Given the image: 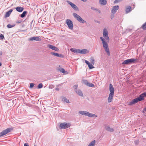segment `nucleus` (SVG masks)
Here are the masks:
<instances>
[{"mask_svg":"<svg viewBox=\"0 0 146 146\" xmlns=\"http://www.w3.org/2000/svg\"><path fill=\"white\" fill-rule=\"evenodd\" d=\"M15 9L17 11L19 12H22L24 9V8L21 7H17Z\"/></svg>","mask_w":146,"mask_h":146,"instance_id":"obj_17","label":"nucleus"},{"mask_svg":"<svg viewBox=\"0 0 146 146\" xmlns=\"http://www.w3.org/2000/svg\"><path fill=\"white\" fill-rule=\"evenodd\" d=\"M85 62L88 65H89L90 64V63L89 62H88V61L87 60H85Z\"/></svg>","mask_w":146,"mask_h":146,"instance_id":"obj_39","label":"nucleus"},{"mask_svg":"<svg viewBox=\"0 0 146 146\" xmlns=\"http://www.w3.org/2000/svg\"><path fill=\"white\" fill-rule=\"evenodd\" d=\"M137 60L135 58H131L126 60L123 61L122 64H133Z\"/></svg>","mask_w":146,"mask_h":146,"instance_id":"obj_6","label":"nucleus"},{"mask_svg":"<svg viewBox=\"0 0 146 146\" xmlns=\"http://www.w3.org/2000/svg\"><path fill=\"white\" fill-rule=\"evenodd\" d=\"M66 23L68 27L71 30L73 29V25L72 21L70 19H67Z\"/></svg>","mask_w":146,"mask_h":146,"instance_id":"obj_9","label":"nucleus"},{"mask_svg":"<svg viewBox=\"0 0 146 146\" xmlns=\"http://www.w3.org/2000/svg\"><path fill=\"white\" fill-rule=\"evenodd\" d=\"M79 113L82 115L87 116L90 117H96L97 116L94 114L90 113L89 112L85 111H80L78 112Z\"/></svg>","mask_w":146,"mask_h":146,"instance_id":"obj_4","label":"nucleus"},{"mask_svg":"<svg viewBox=\"0 0 146 146\" xmlns=\"http://www.w3.org/2000/svg\"><path fill=\"white\" fill-rule=\"evenodd\" d=\"M105 129L108 131L111 132H113L114 131V129L111 127H110L108 126H106L105 127Z\"/></svg>","mask_w":146,"mask_h":146,"instance_id":"obj_15","label":"nucleus"},{"mask_svg":"<svg viewBox=\"0 0 146 146\" xmlns=\"http://www.w3.org/2000/svg\"><path fill=\"white\" fill-rule=\"evenodd\" d=\"M4 38V35L3 34H1L0 35V38L1 39H3Z\"/></svg>","mask_w":146,"mask_h":146,"instance_id":"obj_38","label":"nucleus"},{"mask_svg":"<svg viewBox=\"0 0 146 146\" xmlns=\"http://www.w3.org/2000/svg\"><path fill=\"white\" fill-rule=\"evenodd\" d=\"M109 87V90L110 92L109 94L108 101L109 103H110L112 101L114 95V88L111 84H110Z\"/></svg>","mask_w":146,"mask_h":146,"instance_id":"obj_2","label":"nucleus"},{"mask_svg":"<svg viewBox=\"0 0 146 146\" xmlns=\"http://www.w3.org/2000/svg\"><path fill=\"white\" fill-rule=\"evenodd\" d=\"M94 60L92 57H91L90 59V61L91 62V63L93 64H94Z\"/></svg>","mask_w":146,"mask_h":146,"instance_id":"obj_33","label":"nucleus"},{"mask_svg":"<svg viewBox=\"0 0 146 146\" xmlns=\"http://www.w3.org/2000/svg\"><path fill=\"white\" fill-rule=\"evenodd\" d=\"M50 53L52 55L58 57H60L61 58H63L64 57V56L62 54H59L57 53L51 52Z\"/></svg>","mask_w":146,"mask_h":146,"instance_id":"obj_14","label":"nucleus"},{"mask_svg":"<svg viewBox=\"0 0 146 146\" xmlns=\"http://www.w3.org/2000/svg\"><path fill=\"white\" fill-rule=\"evenodd\" d=\"M95 11H98L100 13L101 12V11L100 10L96 8V10H95Z\"/></svg>","mask_w":146,"mask_h":146,"instance_id":"obj_41","label":"nucleus"},{"mask_svg":"<svg viewBox=\"0 0 146 146\" xmlns=\"http://www.w3.org/2000/svg\"><path fill=\"white\" fill-rule=\"evenodd\" d=\"M56 90H59V89L58 88H56Z\"/></svg>","mask_w":146,"mask_h":146,"instance_id":"obj_47","label":"nucleus"},{"mask_svg":"<svg viewBox=\"0 0 146 146\" xmlns=\"http://www.w3.org/2000/svg\"><path fill=\"white\" fill-rule=\"evenodd\" d=\"M73 15L74 18L79 22L82 23H86V21L83 19L79 15L76 13H73Z\"/></svg>","mask_w":146,"mask_h":146,"instance_id":"obj_5","label":"nucleus"},{"mask_svg":"<svg viewBox=\"0 0 146 146\" xmlns=\"http://www.w3.org/2000/svg\"><path fill=\"white\" fill-rule=\"evenodd\" d=\"M131 7L130 6H128L125 9L126 13H128L131 11Z\"/></svg>","mask_w":146,"mask_h":146,"instance_id":"obj_22","label":"nucleus"},{"mask_svg":"<svg viewBox=\"0 0 146 146\" xmlns=\"http://www.w3.org/2000/svg\"><path fill=\"white\" fill-rule=\"evenodd\" d=\"M143 94L144 97H146V92H144L143 93Z\"/></svg>","mask_w":146,"mask_h":146,"instance_id":"obj_44","label":"nucleus"},{"mask_svg":"<svg viewBox=\"0 0 146 146\" xmlns=\"http://www.w3.org/2000/svg\"><path fill=\"white\" fill-rule=\"evenodd\" d=\"M114 16V14L112 13L111 14V19H112Z\"/></svg>","mask_w":146,"mask_h":146,"instance_id":"obj_40","label":"nucleus"},{"mask_svg":"<svg viewBox=\"0 0 146 146\" xmlns=\"http://www.w3.org/2000/svg\"><path fill=\"white\" fill-rule=\"evenodd\" d=\"M13 11V9H11L9 11L7 12L5 15V17L6 18L9 17Z\"/></svg>","mask_w":146,"mask_h":146,"instance_id":"obj_16","label":"nucleus"},{"mask_svg":"<svg viewBox=\"0 0 146 146\" xmlns=\"http://www.w3.org/2000/svg\"><path fill=\"white\" fill-rule=\"evenodd\" d=\"M91 9L93 10H96V8L94 7H91Z\"/></svg>","mask_w":146,"mask_h":146,"instance_id":"obj_45","label":"nucleus"},{"mask_svg":"<svg viewBox=\"0 0 146 146\" xmlns=\"http://www.w3.org/2000/svg\"><path fill=\"white\" fill-rule=\"evenodd\" d=\"M94 85L90 83H89L88 85V86L90 87H94Z\"/></svg>","mask_w":146,"mask_h":146,"instance_id":"obj_32","label":"nucleus"},{"mask_svg":"<svg viewBox=\"0 0 146 146\" xmlns=\"http://www.w3.org/2000/svg\"><path fill=\"white\" fill-rule=\"evenodd\" d=\"M78 87V85H75L73 86V88L75 90V91H76V90H76V89Z\"/></svg>","mask_w":146,"mask_h":146,"instance_id":"obj_35","label":"nucleus"},{"mask_svg":"<svg viewBox=\"0 0 146 146\" xmlns=\"http://www.w3.org/2000/svg\"><path fill=\"white\" fill-rule=\"evenodd\" d=\"M60 71L62 73H65V70L63 68H61L60 70Z\"/></svg>","mask_w":146,"mask_h":146,"instance_id":"obj_31","label":"nucleus"},{"mask_svg":"<svg viewBox=\"0 0 146 146\" xmlns=\"http://www.w3.org/2000/svg\"><path fill=\"white\" fill-rule=\"evenodd\" d=\"M108 33L107 30L106 28L104 29L103 31V35L105 39L102 37H100V38L102 41L103 47L105 51L107 52L108 56H110V53L107 43V42H109L110 41V38L108 36Z\"/></svg>","mask_w":146,"mask_h":146,"instance_id":"obj_1","label":"nucleus"},{"mask_svg":"<svg viewBox=\"0 0 146 146\" xmlns=\"http://www.w3.org/2000/svg\"><path fill=\"white\" fill-rule=\"evenodd\" d=\"M54 87V85H50L49 86V88L50 89H52Z\"/></svg>","mask_w":146,"mask_h":146,"instance_id":"obj_36","label":"nucleus"},{"mask_svg":"<svg viewBox=\"0 0 146 146\" xmlns=\"http://www.w3.org/2000/svg\"><path fill=\"white\" fill-rule=\"evenodd\" d=\"M12 129L11 128H8L3 130L0 133V137L7 134L8 133L11 132Z\"/></svg>","mask_w":146,"mask_h":146,"instance_id":"obj_8","label":"nucleus"},{"mask_svg":"<svg viewBox=\"0 0 146 146\" xmlns=\"http://www.w3.org/2000/svg\"><path fill=\"white\" fill-rule=\"evenodd\" d=\"M76 93L79 96H83V94L82 91L79 90H78L76 91Z\"/></svg>","mask_w":146,"mask_h":146,"instance_id":"obj_21","label":"nucleus"},{"mask_svg":"<svg viewBox=\"0 0 146 146\" xmlns=\"http://www.w3.org/2000/svg\"><path fill=\"white\" fill-rule=\"evenodd\" d=\"M34 146H36L35 145Z\"/></svg>","mask_w":146,"mask_h":146,"instance_id":"obj_50","label":"nucleus"},{"mask_svg":"<svg viewBox=\"0 0 146 146\" xmlns=\"http://www.w3.org/2000/svg\"><path fill=\"white\" fill-rule=\"evenodd\" d=\"M47 47L49 48L56 51L58 52L59 51V50L58 48L53 45L48 44L47 45Z\"/></svg>","mask_w":146,"mask_h":146,"instance_id":"obj_11","label":"nucleus"},{"mask_svg":"<svg viewBox=\"0 0 146 146\" xmlns=\"http://www.w3.org/2000/svg\"><path fill=\"white\" fill-rule=\"evenodd\" d=\"M27 12L26 11H25L22 13L20 17L21 18H23L26 15V14L27 13Z\"/></svg>","mask_w":146,"mask_h":146,"instance_id":"obj_23","label":"nucleus"},{"mask_svg":"<svg viewBox=\"0 0 146 146\" xmlns=\"http://www.w3.org/2000/svg\"><path fill=\"white\" fill-rule=\"evenodd\" d=\"M95 140L93 141L90 143L88 146H95Z\"/></svg>","mask_w":146,"mask_h":146,"instance_id":"obj_25","label":"nucleus"},{"mask_svg":"<svg viewBox=\"0 0 146 146\" xmlns=\"http://www.w3.org/2000/svg\"><path fill=\"white\" fill-rule=\"evenodd\" d=\"M142 28L143 29L146 30V22L142 25Z\"/></svg>","mask_w":146,"mask_h":146,"instance_id":"obj_26","label":"nucleus"},{"mask_svg":"<svg viewBox=\"0 0 146 146\" xmlns=\"http://www.w3.org/2000/svg\"><path fill=\"white\" fill-rule=\"evenodd\" d=\"M70 50L72 52H74V53H80V49H73V48H72L70 49Z\"/></svg>","mask_w":146,"mask_h":146,"instance_id":"obj_19","label":"nucleus"},{"mask_svg":"<svg viewBox=\"0 0 146 146\" xmlns=\"http://www.w3.org/2000/svg\"><path fill=\"white\" fill-rule=\"evenodd\" d=\"M70 125L71 124L70 123H61L59 125V128L60 129H64L69 127Z\"/></svg>","mask_w":146,"mask_h":146,"instance_id":"obj_7","label":"nucleus"},{"mask_svg":"<svg viewBox=\"0 0 146 146\" xmlns=\"http://www.w3.org/2000/svg\"><path fill=\"white\" fill-rule=\"evenodd\" d=\"M43 87V85L42 83H40L37 86L38 89H40L42 88Z\"/></svg>","mask_w":146,"mask_h":146,"instance_id":"obj_30","label":"nucleus"},{"mask_svg":"<svg viewBox=\"0 0 146 146\" xmlns=\"http://www.w3.org/2000/svg\"><path fill=\"white\" fill-rule=\"evenodd\" d=\"M62 101L64 102H65L67 103H69V100H68L67 99L66 97H63L62 98Z\"/></svg>","mask_w":146,"mask_h":146,"instance_id":"obj_24","label":"nucleus"},{"mask_svg":"<svg viewBox=\"0 0 146 146\" xmlns=\"http://www.w3.org/2000/svg\"><path fill=\"white\" fill-rule=\"evenodd\" d=\"M83 83L85 84V85L88 86V85L89 84V82H88L87 80H84L83 81Z\"/></svg>","mask_w":146,"mask_h":146,"instance_id":"obj_29","label":"nucleus"},{"mask_svg":"<svg viewBox=\"0 0 146 146\" xmlns=\"http://www.w3.org/2000/svg\"><path fill=\"white\" fill-rule=\"evenodd\" d=\"M119 8V6L118 5H116L113 6L111 10V13L113 14L115 13L117 11L118 9Z\"/></svg>","mask_w":146,"mask_h":146,"instance_id":"obj_13","label":"nucleus"},{"mask_svg":"<svg viewBox=\"0 0 146 146\" xmlns=\"http://www.w3.org/2000/svg\"><path fill=\"white\" fill-rule=\"evenodd\" d=\"M24 146H29V144L27 143H25L24 144Z\"/></svg>","mask_w":146,"mask_h":146,"instance_id":"obj_43","label":"nucleus"},{"mask_svg":"<svg viewBox=\"0 0 146 146\" xmlns=\"http://www.w3.org/2000/svg\"><path fill=\"white\" fill-rule=\"evenodd\" d=\"M68 3L70 4L71 7L75 10L78 11V7L74 4L69 1H67Z\"/></svg>","mask_w":146,"mask_h":146,"instance_id":"obj_12","label":"nucleus"},{"mask_svg":"<svg viewBox=\"0 0 146 146\" xmlns=\"http://www.w3.org/2000/svg\"><path fill=\"white\" fill-rule=\"evenodd\" d=\"M144 110L146 111V107L144 108Z\"/></svg>","mask_w":146,"mask_h":146,"instance_id":"obj_48","label":"nucleus"},{"mask_svg":"<svg viewBox=\"0 0 146 146\" xmlns=\"http://www.w3.org/2000/svg\"><path fill=\"white\" fill-rule=\"evenodd\" d=\"M144 96L143 93L139 96V97L133 100L129 104V105H133L137 103L138 102L143 100L144 99Z\"/></svg>","mask_w":146,"mask_h":146,"instance_id":"obj_3","label":"nucleus"},{"mask_svg":"<svg viewBox=\"0 0 146 146\" xmlns=\"http://www.w3.org/2000/svg\"><path fill=\"white\" fill-rule=\"evenodd\" d=\"M35 85V84L34 83H31L30 84V88H32L33 86Z\"/></svg>","mask_w":146,"mask_h":146,"instance_id":"obj_37","label":"nucleus"},{"mask_svg":"<svg viewBox=\"0 0 146 146\" xmlns=\"http://www.w3.org/2000/svg\"><path fill=\"white\" fill-rule=\"evenodd\" d=\"M1 65H2L1 63V62H0V66H1Z\"/></svg>","mask_w":146,"mask_h":146,"instance_id":"obj_49","label":"nucleus"},{"mask_svg":"<svg viewBox=\"0 0 146 146\" xmlns=\"http://www.w3.org/2000/svg\"><path fill=\"white\" fill-rule=\"evenodd\" d=\"M15 26V25H11L10 24H9L7 25V27L8 28H11Z\"/></svg>","mask_w":146,"mask_h":146,"instance_id":"obj_27","label":"nucleus"},{"mask_svg":"<svg viewBox=\"0 0 146 146\" xmlns=\"http://www.w3.org/2000/svg\"><path fill=\"white\" fill-rule=\"evenodd\" d=\"M99 1L100 3L102 5H105L107 3L106 0H100Z\"/></svg>","mask_w":146,"mask_h":146,"instance_id":"obj_20","label":"nucleus"},{"mask_svg":"<svg viewBox=\"0 0 146 146\" xmlns=\"http://www.w3.org/2000/svg\"><path fill=\"white\" fill-rule=\"evenodd\" d=\"M21 21L20 20L19 21H16V23H21Z\"/></svg>","mask_w":146,"mask_h":146,"instance_id":"obj_42","label":"nucleus"},{"mask_svg":"<svg viewBox=\"0 0 146 146\" xmlns=\"http://www.w3.org/2000/svg\"><path fill=\"white\" fill-rule=\"evenodd\" d=\"M88 51L86 49H84L82 50L80 49V53L81 54H86L88 53Z\"/></svg>","mask_w":146,"mask_h":146,"instance_id":"obj_18","label":"nucleus"},{"mask_svg":"<svg viewBox=\"0 0 146 146\" xmlns=\"http://www.w3.org/2000/svg\"><path fill=\"white\" fill-rule=\"evenodd\" d=\"M122 0H115L114 1V3H119V2H121V1Z\"/></svg>","mask_w":146,"mask_h":146,"instance_id":"obj_34","label":"nucleus"},{"mask_svg":"<svg viewBox=\"0 0 146 146\" xmlns=\"http://www.w3.org/2000/svg\"><path fill=\"white\" fill-rule=\"evenodd\" d=\"M28 40L32 41L34 40L40 41H41V39L40 36H36L31 37L29 38Z\"/></svg>","mask_w":146,"mask_h":146,"instance_id":"obj_10","label":"nucleus"},{"mask_svg":"<svg viewBox=\"0 0 146 146\" xmlns=\"http://www.w3.org/2000/svg\"><path fill=\"white\" fill-rule=\"evenodd\" d=\"M2 54V52L1 51L0 52V55H1Z\"/></svg>","mask_w":146,"mask_h":146,"instance_id":"obj_46","label":"nucleus"},{"mask_svg":"<svg viewBox=\"0 0 146 146\" xmlns=\"http://www.w3.org/2000/svg\"><path fill=\"white\" fill-rule=\"evenodd\" d=\"M88 66L90 69H92L94 68V67L92 65V64L90 63Z\"/></svg>","mask_w":146,"mask_h":146,"instance_id":"obj_28","label":"nucleus"}]
</instances>
